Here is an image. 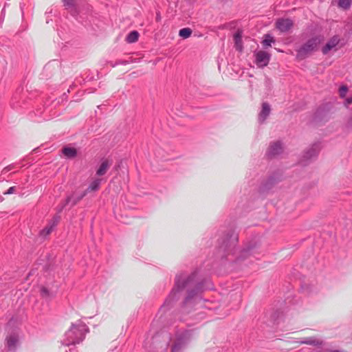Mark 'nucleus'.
<instances>
[{"mask_svg": "<svg viewBox=\"0 0 352 352\" xmlns=\"http://www.w3.org/2000/svg\"><path fill=\"white\" fill-rule=\"evenodd\" d=\"M212 289L210 280L201 278L199 276L198 270H196L190 274L184 271L179 272L175 275L173 288L159 309L160 319H162L164 315L174 307L182 292H186L182 302V307L186 309V307L191 306L204 291Z\"/></svg>", "mask_w": 352, "mask_h": 352, "instance_id": "f257e3e1", "label": "nucleus"}, {"mask_svg": "<svg viewBox=\"0 0 352 352\" xmlns=\"http://www.w3.org/2000/svg\"><path fill=\"white\" fill-rule=\"evenodd\" d=\"M238 234L232 230H228L218 240L216 260L230 270L242 269L252 262V253L254 246L250 245L239 250Z\"/></svg>", "mask_w": 352, "mask_h": 352, "instance_id": "f03ea898", "label": "nucleus"}, {"mask_svg": "<svg viewBox=\"0 0 352 352\" xmlns=\"http://www.w3.org/2000/svg\"><path fill=\"white\" fill-rule=\"evenodd\" d=\"M89 332V328L80 320L72 324L70 329L65 333L63 344L66 346L78 344L82 342L87 333Z\"/></svg>", "mask_w": 352, "mask_h": 352, "instance_id": "7ed1b4c3", "label": "nucleus"}, {"mask_svg": "<svg viewBox=\"0 0 352 352\" xmlns=\"http://www.w3.org/2000/svg\"><path fill=\"white\" fill-rule=\"evenodd\" d=\"M192 335L193 331L191 329H177L171 346V352H182L190 342Z\"/></svg>", "mask_w": 352, "mask_h": 352, "instance_id": "20e7f679", "label": "nucleus"}, {"mask_svg": "<svg viewBox=\"0 0 352 352\" xmlns=\"http://www.w3.org/2000/svg\"><path fill=\"white\" fill-rule=\"evenodd\" d=\"M322 40V37L320 35L314 36L308 39L296 50V58L299 60L307 58L312 52L317 50Z\"/></svg>", "mask_w": 352, "mask_h": 352, "instance_id": "39448f33", "label": "nucleus"}, {"mask_svg": "<svg viewBox=\"0 0 352 352\" xmlns=\"http://www.w3.org/2000/svg\"><path fill=\"white\" fill-rule=\"evenodd\" d=\"M19 344V331L14 330L9 333L6 338V348L8 352H15Z\"/></svg>", "mask_w": 352, "mask_h": 352, "instance_id": "423d86ee", "label": "nucleus"}, {"mask_svg": "<svg viewBox=\"0 0 352 352\" xmlns=\"http://www.w3.org/2000/svg\"><path fill=\"white\" fill-rule=\"evenodd\" d=\"M320 149V143L314 144L310 148H309L304 153L300 160V163L302 166L307 165L312 160L315 159Z\"/></svg>", "mask_w": 352, "mask_h": 352, "instance_id": "0eeeda50", "label": "nucleus"}, {"mask_svg": "<svg viewBox=\"0 0 352 352\" xmlns=\"http://www.w3.org/2000/svg\"><path fill=\"white\" fill-rule=\"evenodd\" d=\"M281 178L282 175L279 172L274 173L264 183L261 185L259 188L260 192H268V191L270 190L276 184L281 180Z\"/></svg>", "mask_w": 352, "mask_h": 352, "instance_id": "6e6552de", "label": "nucleus"}, {"mask_svg": "<svg viewBox=\"0 0 352 352\" xmlns=\"http://www.w3.org/2000/svg\"><path fill=\"white\" fill-rule=\"evenodd\" d=\"M283 148L280 141H276L271 143L266 152V155L269 158H273L276 157L283 153Z\"/></svg>", "mask_w": 352, "mask_h": 352, "instance_id": "1a4fd4ad", "label": "nucleus"}, {"mask_svg": "<svg viewBox=\"0 0 352 352\" xmlns=\"http://www.w3.org/2000/svg\"><path fill=\"white\" fill-rule=\"evenodd\" d=\"M293 26V21L288 18L278 19L276 22V28L282 33L288 32Z\"/></svg>", "mask_w": 352, "mask_h": 352, "instance_id": "9d476101", "label": "nucleus"}, {"mask_svg": "<svg viewBox=\"0 0 352 352\" xmlns=\"http://www.w3.org/2000/svg\"><path fill=\"white\" fill-rule=\"evenodd\" d=\"M60 220L58 215L54 216L48 223V224L39 232V236L45 238L47 237L57 226Z\"/></svg>", "mask_w": 352, "mask_h": 352, "instance_id": "9b49d317", "label": "nucleus"}, {"mask_svg": "<svg viewBox=\"0 0 352 352\" xmlns=\"http://www.w3.org/2000/svg\"><path fill=\"white\" fill-rule=\"evenodd\" d=\"M255 56L256 64L261 67L267 66L270 60V54L262 50L257 52Z\"/></svg>", "mask_w": 352, "mask_h": 352, "instance_id": "f8f14e48", "label": "nucleus"}, {"mask_svg": "<svg viewBox=\"0 0 352 352\" xmlns=\"http://www.w3.org/2000/svg\"><path fill=\"white\" fill-rule=\"evenodd\" d=\"M86 195H87L84 191L80 193L74 192L72 195L67 197L64 206L68 204H71V206H74L77 203H78L82 199H83Z\"/></svg>", "mask_w": 352, "mask_h": 352, "instance_id": "ddd939ff", "label": "nucleus"}, {"mask_svg": "<svg viewBox=\"0 0 352 352\" xmlns=\"http://www.w3.org/2000/svg\"><path fill=\"white\" fill-rule=\"evenodd\" d=\"M340 42V38L338 36H333L331 37L328 42L322 48V52L323 54H327L329 51L336 47Z\"/></svg>", "mask_w": 352, "mask_h": 352, "instance_id": "4468645a", "label": "nucleus"}, {"mask_svg": "<svg viewBox=\"0 0 352 352\" xmlns=\"http://www.w3.org/2000/svg\"><path fill=\"white\" fill-rule=\"evenodd\" d=\"M111 162H110L109 160H108L107 159L103 160L101 162L98 168H97L96 175L98 177H102V176L104 175L107 173V172L108 171V170L109 169V168L111 167Z\"/></svg>", "mask_w": 352, "mask_h": 352, "instance_id": "2eb2a0df", "label": "nucleus"}, {"mask_svg": "<svg viewBox=\"0 0 352 352\" xmlns=\"http://www.w3.org/2000/svg\"><path fill=\"white\" fill-rule=\"evenodd\" d=\"M270 112H271L270 105L266 102H263L262 103V109L258 115L259 122L261 123H263V122H265V120L267 119V118L270 114Z\"/></svg>", "mask_w": 352, "mask_h": 352, "instance_id": "dca6fc26", "label": "nucleus"}, {"mask_svg": "<svg viewBox=\"0 0 352 352\" xmlns=\"http://www.w3.org/2000/svg\"><path fill=\"white\" fill-rule=\"evenodd\" d=\"M102 182V178H94L89 184L86 190H84L86 195L91 192H96L99 190L101 183Z\"/></svg>", "mask_w": 352, "mask_h": 352, "instance_id": "f3484780", "label": "nucleus"}, {"mask_svg": "<svg viewBox=\"0 0 352 352\" xmlns=\"http://www.w3.org/2000/svg\"><path fill=\"white\" fill-rule=\"evenodd\" d=\"M62 152L65 157L70 159L74 158L77 155V150L75 148L69 146H65L63 148Z\"/></svg>", "mask_w": 352, "mask_h": 352, "instance_id": "a211bd4d", "label": "nucleus"}, {"mask_svg": "<svg viewBox=\"0 0 352 352\" xmlns=\"http://www.w3.org/2000/svg\"><path fill=\"white\" fill-rule=\"evenodd\" d=\"M276 42L274 37L270 35V34H267L264 35L263 40L262 41V45L263 48L266 49L269 47H271L272 43H274Z\"/></svg>", "mask_w": 352, "mask_h": 352, "instance_id": "6ab92c4d", "label": "nucleus"}, {"mask_svg": "<svg viewBox=\"0 0 352 352\" xmlns=\"http://www.w3.org/2000/svg\"><path fill=\"white\" fill-rule=\"evenodd\" d=\"M56 295V292L51 291L45 287H42L41 289V296L46 299H51Z\"/></svg>", "mask_w": 352, "mask_h": 352, "instance_id": "aec40b11", "label": "nucleus"}, {"mask_svg": "<svg viewBox=\"0 0 352 352\" xmlns=\"http://www.w3.org/2000/svg\"><path fill=\"white\" fill-rule=\"evenodd\" d=\"M234 40L236 50L241 52L243 50L242 36L240 32H236L234 35Z\"/></svg>", "mask_w": 352, "mask_h": 352, "instance_id": "412c9836", "label": "nucleus"}, {"mask_svg": "<svg viewBox=\"0 0 352 352\" xmlns=\"http://www.w3.org/2000/svg\"><path fill=\"white\" fill-rule=\"evenodd\" d=\"M301 343L313 346H320L322 344V341L314 338H308L305 340L301 341Z\"/></svg>", "mask_w": 352, "mask_h": 352, "instance_id": "4be33fe9", "label": "nucleus"}, {"mask_svg": "<svg viewBox=\"0 0 352 352\" xmlns=\"http://www.w3.org/2000/svg\"><path fill=\"white\" fill-rule=\"evenodd\" d=\"M138 37L139 33L137 31L133 30L127 35L126 41L129 43H133L138 40Z\"/></svg>", "mask_w": 352, "mask_h": 352, "instance_id": "5701e85b", "label": "nucleus"}, {"mask_svg": "<svg viewBox=\"0 0 352 352\" xmlns=\"http://www.w3.org/2000/svg\"><path fill=\"white\" fill-rule=\"evenodd\" d=\"M352 3V0H339L338 6L344 10H347L350 8Z\"/></svg>", "mask_w": 352, "mask_h": 352, "instance_id": "b1692460", "label": "nucleus"}, {"mask_svg": "<svg viewBox=\"0 0 352 352\" xmlns=\"http://www.w3.org/2000/svg\"><path fill=\"white\" fill-rule=\"evenodd\" d=\"M192 30L188 28H184L179 31V36L183 38H188L192 34Z\"/></svg>", "mask_w": 352, "mask_h": 352, "instance_id": "393cba45", "label": "nucleus"}, {"mask_svg": "<svg viewBox=\"0 0 352 352\" xmlns=\"http://www.w3.org/2000/svg\"><path fill=\"white\" fill-rule=\"evenodd\" d=\"M63 6L67 8H73L75 6V0H62Z\"/></svg>", "mask_w": 352, "mask_h": 352, "instance_id": "a878e982", "label": "nucleus"}, {"mask_svg": "<svg viewBox=\"0 0 352 352\" xmlns=\"http://www.w3.org/2000/svg\"><path fill=\"white\" fill-rule=\"evenodd\" d=\"M348 91V88L345 85H342L340 87V89H339V92H340V95L341 97H344L346 92Z\"/></svg>", "mask_w": 352, "mask_h": 352, "instance_id": "bb28decb", "label": "nucleus"}, {"mask_svg": "<svg viewBox=\"0 0 352 352\" xmlns=\"http://www.w3.org/2000/svg\"><path fill=\"white\" fill-rule=\"evenodd\" d=\"M14 191H15V186H12V187H10L4 194L10 195V194L14 193Z\"/></svg>", "mask_w": 352, "mask_h": 352, "instance_id": "cd10ccee", "label": "nucleus"}, {"mask_svg": "<svg viewBox=\"0 0 352 352\" xmlns=\"http://www.w3.org/2000/svg\"><path fill=\"white\" fill-rule=\"evenodd\" d=\"M129 63V61L127 60H119L116 63V65H126Z\"/></svg>", "mask_w": 352, "mask_h": 352, "instance_id": "c85d7f7f", "label": "nucleus"}, {"mask_svg": "<svg viewBox=\"0 0 352 352\" xmlns=\"http://www.w3.org/2000/svg\"><path fill=\"white\" fill-rule=\"evenodd\" d=\"M155 20L156 21H160L161 20V14H160V12H157L156 13V16H155Z\"/></svg>", "mask_w": 352, "mask_h": 352, "instance_id": "c756f323", "label": "nucleus"}, {"mask_svg": "<svg viewBox=\"0 0 352 352\" xmlns=\"http://www.w3.org/2000/svg\"><path fill=\"white\" fill-rule=\"evenodd\" d=\"M346 102L348 104H350V103L352 102V96L351 98H349L346 99Z\"/></svg>", "mask_w": 352, "mask_h": 352, "instance_id": "7c9ffc66", "label": "nucleus"}, {"mask_svg": "<svg viewBox=\"0 0 352 352\" xmlns=\"http://www.w3.org/2000/svg\"><path fill=\"white\" fill-rule=\"evenodd\" d=\"M330 352H342V351H339V350H333V351H331Z\"/></svg>", "mask_w": 352, "mask_h": 352, "instance_id": "2f4dec72", "label": "nucleus"}]
</instances>
